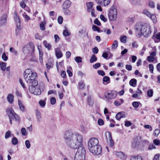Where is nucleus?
Segmentation results:
<instances>
[{
	"label": "nucleus",
	"mask_w": 160,
	"mask_h": 160,
	"mask_svg": "<svg viewBox=\"0 0 160 160\" xmlns=\"http://www.w3.org/2000/svg\"><path fill=\"white\" fill-rule=\"evenodd\" d=\"M29 50L28 49V45H25L22 48V51L24 53L28 52Z\"/></svg>",
	"instance_id": "nucleus-26"
},
{
	"label": "nucleus",
	"mask_w": 160,
	"mask_h": 160,
	"mask_svg": "<svg viewBox=\"0 0 160 160\" xmlns=\"http://www.w3.org/2000/svg\"><path fill=\"white\" fill-rule=\"evenodd\" d=\"M71 5V2L69 0L65 1L62 5V9H69Z\"/></svg>",
	"instance_id": "nucleus-14"
},
{
	"label": "nucleus",
	"mask_w": 160,
	"mask_h": 160,
	"mask_svg": "<svg viewBox=\"0 0 160 160\" xmlns=\"http://www.w3.org/2000/svg\"><path fill=\"white\" fill-rule=\"evenodd\" d=\"M117 155L121 159H123L124 158L125 154L122 152H120L117 153Z\"/></svg>",
	"instance_id": "nucleus-27"
},
{
	"label": "nucleus",
	"mask_w": 160,
	"mask_h": 160,
	"mask_svg": "<svg viewBox=\"0 0 160 160\" xmlns=\"http://www.w3.org/2000/svg\"><path fill=\"white\" fill-rule=\"evenodd\" d=\"M101 66V64L99 63H97L93 65L92 66L93 68L95 69H97Z\"/></svg>",
	"instance_id": "nucleus-50"
},
{
	"label": "nucleus",
	"mask_w": 160,
	"mask_h": 160,
	"mask_svg": "<svg viewBox=\"0 0 160 160\" xmlns=\"http://www.w3.org/2000/svg\"><path fill=\"white\" fill-rule=\"evenodd\" d=\"M7 15V14H4L0 18V26H1L6 22Z\"/></svg>",
	"instance_id": "nucleus-15"
},
{
	"label": "nucleus",
	"mask_w": 160,
	"mask_h": 160,
	"mask_svg": "<svg viewBox=\"0 0 160 160\" xmlns=\"http://www.w3.org/2000/svg\"><path fill=\"white\" fill-rule=\"evenodd\" d=\"M63 33V35L65 36H69L70 34V32L67 30L64 31Z\"/></svg>",
	"instance_id": "nucleus-57"
},
{
	"label": "nucleus",
	"mask_w": 160,
	"mask_h": 160,
	"mask_svg": "<svg viewBox=\"0 0 160 160\" xmlns=\"http://www.w3.org/2000/svg\"><path fill=\"white\" fill-rule=\"evenodd\" d=\"M92 29L93 30L95 31H97L98 32H101V31H100L99 28L98 26L95 25H93L92 26Z\"/></svg>",
	"instance_id": "nucleus-40"
},
{
	"label": "nucleus",
	"mask_w": 160,
	"mask_h": 160,
	"mask_svg": "<svg viewBox=\"0 0 160 160\" xmlns=\"http://www.w3.org/2000/svg\"><path fill=\"white\" fill-rule=\"evenodd\" d=\"M6 112L9 116L10 119H12L17 121H18L19 120V116L15 113L13 110L11 108L7 109Z\"/></svg>",
	"instance_id": "nucleus-4"
},
{
	"label": "nucleus",
	"mask_w": 160,
	"mask_h": 160,
	"mask_svg": "<svg viewBox=\"0 0 160 160\" xmlns=\"http://www.w3.org/2000/svg\"><path fill=\"white\" fill-rule=\"evenodd\" d=\"M98 140L96 138H93L90 139L88 142V149L90 151L92 150V149L98 144Z\"/></svg>",
	"instance_id": "nucleus-6"
},
{
	"label": "nucleus",
	"mask_w": 160,
	"mask_h": 160,
	"mask_svg": "<svg viewBox=\"0 0 160 160\" xmlns=\"http://www.w3.org/2000/svg\"><path fill=\"white\" fill-rule=\"evenodd\" d=\"M37 76L36 73L32 72L29 69L26 70L24 73V78L26 81L29 84H33L34 85H38V82L35 78Z\"/></svg>",
	"instance_id": "nucleus-3"
},
{
	"label": "nucleus",
	"mask_w": 160,
	"mask_h": 160,
	"mask_svg": "<svg viewBox=\"0 0 160 160\" xmlns=\"http://www.w3.org/2000/svg\"><path fill=\"white\" fill-rule=\"evenodd\" d=\"M2 58L4 61H6L8 59V57L6 56V53L4 52L2 55Z\"/></svg>",
	"instance_id": "nucleus-49"
},
{
	"label": "nucleus",
	"mask_w": 160,
	"mask_h": 160,
	"mask_svg": "<svg viewBox=\"0 0 160 160\" xmlns=\"http://www.w3.org/2000/svg\"><path fill=\"white\" fill-rule=\"evenodd\" d=\"M87 7V11L88 12H90L93 6V3L92 2H88L86 3Z\"/></svg>",
	"instance_id": "nucleus-19"
},
{
	"label": "nucleus",
	"mask_w": 160,
	"mask_h": 160,
	"mask_svg": "<svg viewBox=\"0 0 160 160\" xmlns=\"http://www.w3.org/2000/svg\"><path fill=\"white\" fill-rule=\"evenodd\" d=\"M123 100L122 99H118L116 100L114 102V104L116 106H120L121 104L123 102Z\"/></svg>",
	"instance_id": "nucleus-17"
},
{
	"label": "nucleus",
	"mask_w": 160,
	"mask_h": 160,
	"mask_svg": "<svg viewBox=\"0 0 160 160\" xmlns=\"http://www.w3.org/2000/svg\"><path fill=\"white\" fill-rule=\"evenodd\" d=\"M142 141V144L143 146H145L146 145H148L149 143V142L147 140H144Z\"/></svg>",
	"instance_id": "nucleus-59"
},
{
	"label": "nucleus",
	"mask_w": 160,
	"mask_h": 160,
	"mask_svg": "<svg viewBox=\"0 0 160 160\" xmlns=\"http://www.w3.org/2000/svg\"><path fill=\"white\" fill-rule=\"evenodd\" d=\"M10 52H12L15 55H17L18 54V52L15 49L12 47L10 48Z\"/></svg>",
	"instance_id": "nucleus-60"
},
{
	"label": "nucleus",
	"mask_w": 160,
	"mask_h": 160,
	"mask_svg": "<svg viewBox=\"0 0 160 160\" xmlns=\"http://www.w3.org/2000/svg\"><path fill=\"white\" fill-rule=\"evenodd\" d=\"M160 130L159 129H156L154 132V134L156 136H158L159 134Z\"/></svg>",
	"instance_id": "nucleus-53"
},
{
	"label": "nucleus",
	"mask_w": 160,
	"mask_h": 160,
	"mask_svg": "<svg viewBox=\"0 0 160 160\" xmlns=\"http://www.w3.org/2000/svg\"><path fill=\"white\" fill-rule=\"evenodd\" d=\"M50 102L52 105H54L56 102V99L55 98L52 97L50 98Z\"/></svg>",
	"instance_id": "nucleus-48"
},
{
	"label": "nucleus",
	"mask_w": 160,
	"mask_h": 160,
	"mask_svg": "<svg viewBox=\"0 0 160 160\" xmlns=\"http://www.w3.org/2000/svg\"><path fill=\"white\" fill-rule=\"evenodd\" d=\"M87 102L88 104V105L90 106H92L93 102L91 100V98L90 96L88 97L87 98Z\"/></svg>",
	"instance_id": "nucleus-39"
},
{
	"label": "nucleus",
	"mask_w": 160,
	"mask_h": 160,
	"mask_svg": "<svg viewBox=\"0 0 160 160\" xmlns=\"http://www.w3.org/2000/svg\"><path fill=\"white\" fill-rule=\"evenodd\" d=\"M11 132L10 131H8L5 134V137L6 139H7L9 137H10L11 136Z\"/></svg>",
	"instance_id": "nucleus-52"
},
{
	"label": "nucleus",
	"mask_w": 160,
	"mask_h": 160,
	"mask_svg": "<svg viewBox=\"0 0 160 160\" xmlns=\"http://www.w3.org/2000/svg\"><path fill=\"white\" fill-rule=\"evenodd\" d=\"M41 91L40 89L36 88L33 93L36 95H39L41 94Z\"/></svg>",
	"instance_id": "nucleus-33"
},
{
	"label": "nucleus",
	"mask_w": 160,
	"mask_h": 160,
	"mask_svg": "<svg viewBox=\"0 0 160 160\" xmlns=\"http://www.w3.org/2000/svg\"><path fill=\"white\" fill-rule=\"evenodd\" d=\"M136 83L137 80L134 78L131 79L129 82L130 85L133 87H135Z\"/></svg>",
	"instance_id": "nucleus-24"
},
{
	"label": "nucleus",
	"mask_w": 160,
	"mask_h": 160,
	"mask_svg": "<svg viewBox=\"0 0 160 160\" xmlns=\"http://www.w3.org/2000/svg\"><path fill=\"white\" fill-rule=\"evenodd\" d=\"M22 134L23 136H25L27 135L26 131L24 128H22L21 130Z\"/></svg>",
	"instance_id": "nucleus-56"
},
{
	"label": "nucleus",
	"mask_w": 160,
	"mask_h": 160,
	"mask_svg": "<svg viewBox=\"0 0 160 160\" xmlns=\"http://www.w3.org/2000/svg\"><path fill=\"white\" fill-rule=\"evenodd\" d=\"M97 60V58L96 56L94 55H92L91 58L90 60V62L91 63H92Z\"/></svg>",
	"instance_id": "nucleus-25"
},
{
	"label": "nucleus",
	"mask_w": 160,
	"mask_h": 160,
	"mask_svg": "<svg viewBox=\"0 0 160 160\" xmlns=\"http://www.w3.org/2000/svg\"><path fill=\"white\" fill-rule=\"evenodd\" d=\"M110 81V78L109 77L105 76L103 78V82H107L108 81Z\"/></svg>",
	"instance_id": "nucleus-55"
},
{
	"label": "nucleus",
	"mask_w": 160,
	"mask_h": 160,
	"mask_svg": "<svg viewBox=\"0 0 160 160\" xmlns=\"http://www.w3.org/2000/svg\"><path fill=\"white\" fill-rule=\"evenodd\" d=\"M122 112H119L118 113L116 116V119L118 120H120L122 118H123Z\"/></svg>",
	"instance_id": "nucleus-32"
},
{
	"label": "nucleus",
	"mask_w": 160,
	"mask_h": 160,
	"mask_svg": "<svg viewBox=\"0 0 160 160\" xmlns=\"http://www.w3.org/2000/svg\"><path fill=\"white\" fill-rule=\"evenodd\" d=\"M43 44L44 45L45 47L47 48L48 50L50 49L51 46L49 43H48L46 41H44Z\"/></svg>",
	"instance_id": "nucleus-31"
},
{
	"label": "nucleus",
	"mask_w": 160,
	"mask_h": 160,
	"mask_svg": "<svg viewBox=\"0 0 160 160\" xmlns=\"http://www.w3.org/2000/svg\"><path fill=\"white\" fill-rule=\"evenodd\" d=\"M25 146L27 149H29L30 148L31 144L29 140H27L25 142Z\"/></svg>",
	"instance_id": "nucleus-45"
},
{
	"label": "nucleus",
	"mask_w": 160,
	"mask_h": 160,
	"mask_svg": "<svg viewBox=\"0 0 160 160\" xmlns=\"http://www.w3.org/2000/svg\"><path fill=\"white\" fill-rule=\"evenodd\" d=\"M117 96V93L113 91H108L105 92L104 94V97L108 100L113 99Z\"/></svg>",
	"instance_id": "nucleus-7"
},
{
	"label": "nucleus",
	"mask_w": 160,
	"mask_h": 160,
	"mask_svg": "<svg viewBox=\"0 0 160 160\" xmlns=\"http://www.w3.org/2000/svg\"><path fill=\"white\" fill-rule=\"evenodd\" d=\"M155 58L150 56L147 57V59L149 62H153L155 60Z\"/></svg>",
	"instance_id": "nucleus-44"
},
{
	"label": "nucleus",
	"mask_w": 160,
	"mask_h": 160,
	"mask_svg": "<svg viewBox=\"0 0 160 160\" xmlns=\"http://www.w3.org/2000/svg\"><path fill=\"white\" fill-rule=\"evenodd\" d=\"M118 43L117 41H114L112 45V48H116L118 46Z\"/></svg>",
	"instance_id": "nucleus-41"
},
{
	"label": "nucleus",
	"mask_w": 160,
	"mask_h": 160,
	"mask_svg": "<svg viewBox=\"0 0 160 160\" xmlns=\"http://www.w3.org/2000/svg\"><path fill=\"white\" fill-rule=\"evenodd\" d=\"M149 18L152 19L154 23H155L157 22L156 16L155 14H151Z\"/></svg>",
	"instance_id": "nucleus-30"
},
{
	"label": "nucleus",
	"mask_w": 160,
	"mask_h": 160,
	"mask_svg": "<svg viewBox=\"0 0 160 160\" xmlns=\"http://www.w3.org/2000/svg\"><path fill=\"white\" fill-rule=\"evenodd\" d=\"M28 46L30 47L32 49V51L34 52V45L33 42H30Z\"/></svg>",
	"instance_id": "nucleus-42"
},
{
	"label": "nucleus",
	"mask_w": 160,
	"mask_h": 160,
	"mask_svg": "<svg viewBox=\"0 0 160 160\" xmlns=\"http://www.w3.org/2000/svg\"><path fill=\"white\" fill-rule=\"evenodd\" d=\"M90 152L94 155H98L101 154L102 152V148L101 146L99 144L96 146Z\"/></svg>",
	"instance_id": "nucleus-9"
},
{
	"label": "nucleus",
	"mask_w": 160,
	"mask_h": 160,
	"mask_svg": "<svg viewBox=\"0 0 160 160\" xmlns=\"http://www.w3.org/2000/svg\"><path fill=\"white\" fill-rule=\"evenodd\" d=\"M98 124L99 126H102L104 124V122L103 120L99 118L98 121Z\"/></svg>",
	"instance_id": "nucleus-47"
},
{
	"label": "nucleus",
	"mask_w": 160,
	"mask_h": 160,
	"mask_svg": "<svg viewBox=\"0 0 160 160\" xmlns=\"http://www.w3.org/2000/svg\"><path fill=\"white\" fill-rule=\"evenodd\" d=\"M18 103L20 110L22 112H24L25 110V107L22 104V102L20 100H18Z\"/></svg>",
	"instance_id": "nucleus-20"
},
{
	"label": "nucleus",
	"mask_w": 160,
	"mask_h": 160,
	"mask_svg": "<svg viewBox=\"0 0 160 160\" xmlns=\"http://www.w3.org/2000/svg\"><path fill=\"white\" fill-rule=\"evenodd\" d=\"M31 85L29 86V90L30 92L31 93H33L34 91L35 90V87L37 86L38 85H34L33 84H31Z\"/></svg>",
	"instance_id": "nucleus-22"
},
{
	"label": "nucleus",
	"mask_w": 160,
	"mask_h": 160,
	"mask_svg": "<svg viewBox=\"0 0 160 160\" xmlns=\"http://www.w3.org/2000/svg\"><path fill=\"white\" fill-rule=\"evenodd\" d=\"M85 86V84L83 82H81L78 83V87L79 89H83Z\"/></svg>",
	"instance_id": "nucleus-34"
},
{
	"label": "nucleus",
	"mask_w": 160,
	"mask_h": 160,
	"mask_svg": "<svg viewBox=\"0 0 160 160\" xmlns=\"http://www.w3.org/2000/svg\"><path fill=\"white\" fill-rule=\"evenodd\" d=\"M40 106L42 107H44L46 105V102L43 100H41L39 102Z\"/></svg>",
	"instance_id": "nucleus-46"
},
{
	"label": "nucleus",
	"mask_w": 160,
	"mask_h": 160,
	"mask_svg": "<svg viewBox=\"0 0 160 160\" xmlns=\"http://www.w3.org/2000/svg\"><path fill=\"white\" fill-rule=\"evenodd\" d=\"M78 36L81 38H83L87 36L88 38V32L86 31L85 27H82L78 30Z\"/></svg>",
	"instance_id": "nucleus-8"
},
{
	"label": "nucleus",
	"mask_w": 160,
	"mask_h": 160,
	"mask_svg": "<svg viewBox=\"0 0 160 160\" xmlns=\"http://www.w3.org/2000/svg\"><path fill=\"white\" fill-rule=\"evenodd\" d=\"M117 9L115 7L113 6L110 8L108 13V17L110 20H115L117 18Z\"/></svg>",
	"instance_id": "nucleus-5"
},
{
	"label": "nucleus",
	"mask_w": 160,
	"mask_h": 160,
	"mask_svg": "<svg viewBox=\"0 0 160 160\" xmlns=\"http://www.w3.org/2000/svg\"><path fill=\"white\" fill-rule=\"evenodd\" d=\"M8 101L11 104H12L13 102L14 96L11 94H9L7 98Z\"/></svg>",
	"instance_id": "nucleus-18"
},
{
	"label": "nucleus",
	"mask_w": 160,
	"mask_h": 160,
	"mask_svg": "<svg viewBox=\"0 0 160 160\" xmlns=\"http://www.w3.org/2000/svg\"><path fill=\"white\" fill-rule=\"evenodd\" d=\"M126 68V69L128 71H131L132 70V66L131 65H126L125 66Z\"/></svg>",
	"instance_id": "nucleus-64"
},
{
	"label": "nucleus",
	"mask_w": 160,
	"mask_h": 160,
	"mask_svg": "<svg viewBox=\"0 0 160 160\" xmlns=\"http://www.w3.org/2000/svg\"><path fill=\"white\" fill-rule=\"evenodd\" d=\"M55 52L57 58H60L62 57V53L59 48L55 49Z\"/></svg>",
	"instance_id": "nucleus-16"
},
{
	"label": "nucleus",
	"mask_w": 160,
	"mask_h": 160,
	"mask_svg": "<svg viewBox=\"0 0 160 160\" xmlns=\"http://www.w3.org/2000/svg\"><path fill=\"white\" fill-rule=\"evenodd\" d=\"M64 138L67 145L72 149H78L74 157V160H86V151L82 147L83 137L77 133L66 131L64 135Z\"/></svg>",
	"instance_id": "nucleus-1"
},
{
	"label": "nucleus",
	"mask_w": 160,
	"mask_h": 160,
	"mask_svg": "<svg viewBox=\"0 0 160 160\" xmlns=\"http://www.w3.org/2000/svg\"><path fill=\"white\" fill-rule=\"evenodd\" d=\"M12 142L13 145H16L18 144V141L16 138L14 137L12 139Z\"/></svg>",
	"instance_id": "nucleus-37"
},
{
	"label": "nucleus",
	"mask_w": 160,
	"mask_h": 160,
	"mask_svg": "<svg viewBox=\"0 0 160 160\" xmlns=\"http://www.w3.org/2000/svg\"><path fill=\"white\" fill-rule=\"evenodd\" d=\"M14 17L17 27L16 31H17L18 29L20 30L21 29L20 26V20L16 11L14 12Z\"/></svg>",
	"instance_id": "nucleus-10"
},
{
	"label": "nucleus",
	"mask_w": 160,
	"mask_h": 160,
	"mask_svg": "<svg viewBox=\"0 0 160 160\" xmlns=\"http://www.w3.org/2000/svg\"><path fill=\"white\" fill-rule=\"evenodd\" d=\"M142 137L141 136H138L134 139L133 142L132 144V146L133 147L135 148L137 146H138L142 141Z\"/></svg>",
	"instance_id": "nucleus-12"
},
{
	"label": "nucleus",
	"mask_w": 160,
	"mask_h": 160,
	"mask_svg": "<svg viewBox=\"0 0 160 160\" xmlns=\"http://www.w3.org/2000/svg\"><path fill=\"white\" fill-rule=\"evenodd\" d=\"M132 125V123L129 121H126L125 122V126L126 127H129Z\"/></svg>",
	"instance_id": "nucleus-63"
},
{
	"label": "nucleus",
	"mask_w": 160,
	"mask_h": 160,
	"mask_svg": "<svg viewBox=\"0 0 160 160\" xmlns=\"http://www.w3.org/2000/svg\"><path fill=\"white\" fill-rule=\"evenodd\" d=\"M139 104L141 105V104L139 102H134L132 103L133 107L135 108H138L139 107Z\"/></svg>",
	"instance_id": "nucleus-35"
},
{
	"label": "nucleus",
	"mask_w": 160,
	"mask_h": 160,
	"mask_svg": "<svg viewBox=\"0 0 160 160\" xmlns=\"http://www.w3.org/2000/svg\"><path fill=\"white\" fill-rule=\"evenodd\" d=\"M153 91L152 89L149 90L147 92V96L149 97H151L152 96Z\"/></svg>",
	"instance_id": "nucleus-36"
},
{
	"label": "nucleus",
	"mask_w": 160,
	"mask_h": 160,
	"mask_svg": "<svg viewBox=\"0 0 160 160\" xmlns=\"http://www.w3.org/2000/svg\"><path fill=\"white\" fill-rule=\"evenodd\" d=\"M105 135L107 140H108L110 142V146L111 147L114 145V143L112 137V134L111 132H106Z\"/></svg>",
	"instance_id": "nucleus-11"
},
{
	"label": "nucleus",
	"mask_w": 160,
	"mask_h": 160,
	"mask_svg": "<svg viewBox=\"0 0 160 160\" xmlns=\"http://www.w3.org/2000/svg\"><path fill=\"white\" fill-rule=\"evenodd\" d=\"M6 63L4 62H1L0 63V67L1 70L3 71H5L6 70Z\"/></svg>",
	"instance_id": "nucleus-29"
},
{
	"label": "nucleus",
	"mask_w": 160,
	"mask_h": 160,
	"mask_svg": "<svg viewBox=\"0 0 160 160\" xmlns=\"http://www.w3.org/2000/svg\"><path fill=\"white\" fill-rule=\"evenodd\" d=\"M63 12L64 14L67 16H69L71 15V12L69 9H62Z\"/></svg>",
	"instance_id": "nucleus-28"
},
{
	"label": "nucleus",
	"mask_w": 160,
	"mask_h": 160,
	"mask_svg": "<svg viewBox=\"0 0 160 160\" xmlns=\"http://www.w3.org/2000/svg\"><path fill=\"white\" fill-rule=\"evenodd\" d=\"M98 3L102 6H106L109 4L110 0H95Z\"/></svg>",
	"instance_id": "nucleus-13"
},
{
	"label": "nucleus",
	"mask_w": 160,
	"mask_h": 160,
	"mask_svg": "<svg viewBox=\"0 0 160 160\" xmlns=\"http://www.w3.org/2000/svg\"><path fill=\"white\" fill-rule=\"evenodd\" d=\"M144 127L145 128L149 129V131H151L152 130V127L148 125H145L144 126Z\"/></svg>",
	"instance_id": "nucleus-58"
},
{
	"label": "nucleus",
	"mask_w": 160,
	"mask_h": 160,
	"mask_svg": "<svg viewBox=\"0 0 160 160\" xmlns=\"http://www.w3.org/2000/svg\"><path fill=\"white\" fill-rule=\"evenodd\" d=\"M58 23L60 24H61L62 23L63 21V18L61 16H59L58 17Z\"/></svg>",
	"instance_id": "nucleus-51"
},
{
	"label": "nucleus",
	"mask_w": 160,
	"mask_h": 160,
	"mask_svg": "<svg viewBox=\"0 0 160 160\" xmlns=\"http://www.w3.org/2000/svg\"><path fill=\"white\" fill-rule=\"evenodd\" d=\"M97 72L99 75H101L102 76H104L105 75V72L102 70H98V71Z\"/></svg>",
	"instance_id": "nucleus-62"
},
{
	"label": "nucleus",
	"mask_w": 160,
	"mask_h": 160,
	"mask_svg": "<svg viewBox=\"0 0 160 160\" xmlns=\"http://www.w3.org/2000/svg\"><path fill=\"white\" fill-rule=\"evenodd\" d=\"M92 52L94 54H97L98 52V49L97 47H95L92 49Z\"/></svg>",
	"instance_id": "nucleus-54"
},
{
	"label": "nucleus",
	"mask_w": 160,
	"mask_h": 160,
	"mask_svg": "<svg viewBox=\"0 0 160 160\" xmlns=\"http://www.w3.org/2000/svg\"><path fill=\"white\" fill-rule=\"evenodd\" d=\"M143 13L147 15L148 17H149L150 15V14H151L146 10H145L143 11Z\"/></svg>",
	"instance_id": "nucleus-61"
},
{
	"label": "nucleus",
	"mask_w": 160,
	"mask_h": 160,
	"mask_svg": "<svg viewBox=\"0 0 160 160\" xmlns=\"http://www.w3.org/2000/svg\"><path fill=\"white\" fill-rule=\"evenodd\" d=\"M148 67L149 68V71H150V72L151 73H153L154 67H153V65L151 64H149L148 65Z\"/></svg>",
	"instance_id": "nucleus-43"
},
{
	"label": "nucleus",
	"mask_w": 160,
	"mask_h": 160,
	"mask_svg": "<svg viewBox=\"0 0 160 160\" xmlns=\"http://www.w3.org/2000/svg\"><path fill=\"white\" fill-rule=\"evenodd\" d=\"M136 36L140 37L142 35L144 37L149 36L151 33L150 26L148 25H142L140 23H137L134 27Z\"/></svg>",
	"instance_id": "nucleus-2"
},
{
	"label": "nucleus",
	"mask_w": 160,
	"mask_h": 160,
	"mask_svg": "<svg viewBox=\"0 0 160 160\" xmlns=\"http://www.w3.org/2000/svg\"><path fill=\"white\" fill-rule=\"evenodd\" d=\"M37 118L38 121L40 122L41 120V113L38 110L36 109L35 110Z\"/></svg>",
	"instance_id": "nucleus-21"
},
{
	"label": "nucleus",
	"mask_w": 160,
	"mask_h": 160,
	"mask_svg": "<svg viewBox=\"0 0 160 160\" xmlns=\"http://www.w3.org/2000/svg\"><path fill=\"white\" fill-rule=\"evenodd\" d=\"M142 158L139 156H135L133 155L131 156L130 158V160H142Z\"/></svg>",
	"instance_id": "nucleus-23"
},
{
	"label": "nucleus",
	"mask_w": 160,
	"mask_h": 160,
	"mask_svg": "<svg viewBox=\"0 0 160 160\" xmlns=\"http://www.w3.org/2000/svg\"><path fill=\"white\" fill-rule=\"evenodd\" d=\"M74 59L75 61L78 63L82 62V58L80 57L77 56L74 58Z\"/></svg>",
	"instance_id": "nucleus-38"
}]
</instances>
